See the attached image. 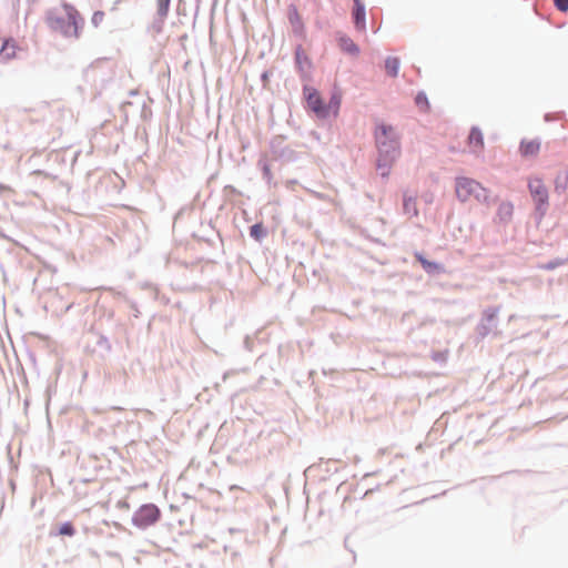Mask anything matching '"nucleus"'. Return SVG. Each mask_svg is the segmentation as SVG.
<instances>
[{"label":"nucleus","instance_id":"3","mask_svg":"<svg viewBox=\"0 0 568 568\" xmlns=\"http://www.w3.org/2000/svg\"><path fill=\"white\" fill-rule=\"evenodd\" d=\"M455 192L462 202H468L474 199L480 203H490L489 191L479 182L469 178H457L455 181Z\"/></svg>","mask_w":568,"mask_h":568},{"label":"nucleus","instance_id":"9","mask_svg":"<svg viewBox=\"0 0 568 568\" xmlns=\"http://www.w3.org/2000/svg\"><path fill=\"white\" fill-rule=\"evenodd\" d=\"M541 148L538 139H524L519 145V152L525 158L536 156Z\"/></svg>","mask_w":568,"mask_h":568},{"label":"nucleus","instance_id":"2","mask_svg":"<svg viewBox=\"0 0 568 568\" xmlns=\"http://www.w3.org/2000/svg\"><path fill=\"white\" fill-rule=\"evenodd\" d=\"M49 27L64 37L78 39L83 27V18L71 4H63L61 9L50 12Z\"/></svg>","mask_w":568,"mask_h":568},{"label":"nucleus","instance_id":"14","mask_svg":"<svg viewBox=\"0 0 568 568\" xmlns=\"http://www.w3.org/2000/svg\"><path fill=\"white\" fill-rule=\"evenodd\" d=\"M415 257L426 272H439L443 270L440 264L426 260L420 253H415Z\"/></svg>","mask_w":568,"mask_h":568},{"label":"nucleus","instance_id":"16","mask_svg":"<svg viewBox=\"0 0 568 568\" xmlns=\"http://www.w3.org/2000/svg\"><path fill=\"white\" fill-rule=\"evenodd\" d=\"M250 234L256 241H261L265 236V229L262 223H256L251 226Z\"/></svg>","mask_w":568,"mask_h":568},{"label":"nucleus","instance_id":"6","mask_svg":"<svg viewBox=\"0 0 568 568\" xmlns=\"http://www.w3.org/2000/svg\"><path fill=\"white\" fill-rule=\"evenodd\" d=\"M353 20L357 31L366 32V12L361 0H354Z\"/></svg>","mask_w":568,"mask_h":568},{"label":"nucleus","instance_id":"7","mask_svg":"<svg viewBox=\"0 0 568 568\" xmlns=\"http://www.w3.org/2000/svg\"><path fill=\"white\" fill-rule=\"evenodd\" d=\"M19 47L13 39H3L0 42V61L7 62L17 57Z\"/></svg>","mask_w":568,"mask_h":568},{"label":"nucleus","instance_id":"4","mask_svg":"<svg viewBox=\"0 0 568 568\" xmlns=\"http://www.w3.org/2000/svg\"><path fill=\"white\" fill-rule=\"evenodd\" d=\"M528 189L536 203V209L544 214L548 205V190L544 181L540 178L532 176L528 180Z\"/></svg>","mask_w":568,"mask_h":568},{"label":"nucleus","instance_id":"19","mask_svg":"<svg viewBox=\"0 0 568 568\" xmlns=\"http://www.w3.org/2000/svg\"><path fill=\"white\" fill-rule=\"evenodd\" d=\"M554 2L559 11L566 12L568 10V0H554Z\"/></svg>","mask_w":568,"mask_h":568},{"label":"nucleus","instance_id":"11","mask_svg":"<svg viewBox=\"0 0 568 568\" xmlns=\"http://www.w3.org/2000/svg\"><path fill=\"white\" fill-rule=\"evenodd\" d=\"M404 213L407 214L409 217H415L418 215V209H417V202L416 197L404 195V203H403Z\"/></svg>","mask_w":568,"mask_h":568},{"label":"nucleus","instance_id":"10","mask_svg":"<svg viewBox=\"0 0 568 568\" xmlns=\"http://www.w3.org/2000/svg\"><path fill=\"white\" fill-rule=\"evenodd\" d=\"M468 146L471 152L480 153L484 149V138L481 132L474 128L468 136Z\"/></svg>","mask_w":568,"mask_h":568},{"label":"nucleus","instance_id":"1","mask_svg":"<svg viewBox=\"0 0 568 568\" xmlns=\"http://www.w3.org/2000/svg\"><path fill=\"white\" fill-rule=\"evenodd\" d=\"M375 140L379 153L377 166L381 174L387 176L390 165L400 153L399 138L392 125L381 122L376 125Z\"/></svg>","mask_w":568,"mask_h":568},{"label":"nucleus","instance_id":"15","mask_svg":"<svg viewBox=\"0 0 568 568\" xmlns=\"http://www.w3.org/2000/svg\"><path fill=\"white\" fill-rule=\"evenodd\" d=\"M170 3L171 0H156V12L161 22L168 17Z\"/></svg>","mask_w":568,"mask_h":568},{"label":"nucleus","instance_id":"20","mask_svg":"<svg viewBox=\"0 0 568 568\" xmlns=\"http://www.w3.org/2000/svg\"><path fill=\"white\" fill-rule=\"evenodd\" d=\"M415 102L417 105L428 104L427 98L423 93L417 94Z\"/></svg>","mask_w":568,"mask_h":568},{"label":"nucleus","instance_id":"5","mask_svg":"<svg viewBox=\"0 0 568 568\" xmlns=\"http://www.w3.org/2000/svg\"><path fill=\"white\" fill-rule=\"evenodd\" d=\"M160 509L153 504L141 506L133 515V524L140 528L154 525L160 519Z\"/></svg>","mask_w":568,"mask_h":568},{"label":"nucleus","instance_id":"18","mask_svg":"<svg viewBox=\"0 0 568 568\" xmlns=\"http://www.w3.org/2000/svg\"><path fill=\"white\" fill-rule=\"evenodd\" d=\"M59 534L62 536H73L74 527L71 523H64L59 529Z\"/></svg>","mask_w":568,"mask_h":568},{"label":"nucleus","instance_id":"8","mask_svg":"<svg viewBox=\"0 0 568 568\" xmlns=\"http://www.w3.org/2000/svg\"><path fill=\"white\" fill-rule=\"evenodd\" d=\"M336 41L338 48L345 53L352 57H357L359 54L358 45L348 36L344 33H337Z\"/></svg>","mask_w":568,"mask_h":568},{"label":"nucleus","instance_id":"17","mask_svg":"<svg viewBox=\"0 0 568 568\" xmlns=\"http://www.w3.org/2000/svg\"><path fill=\"white\" fill-rule=\"evenodd\" d=\"M104 19H105V13L103 11H95L93 14H92V18H91V23L95 27V28H99L103 22H104Z\"/></svg>","mask_w":568,"mask_h":568},{"label":"nucleus","instance_id":"21","mask_svg":"<svg viewBox=\"0 0 568 568\" xmlns=\"http://www.w3.org/2000/svg\"><path fill=\"white\" fill-rule=\"evenodd\" d=\"M33 174H36V175H40V176H43V178H45V179H49V178H50V174H48L47 172L41 171V170H37V171H34V172H33Z\"/></svg>","mask_w":568,"mask_h":568},{"label":"nucleus","instance_id":"12","mask_svg":"<svg viewBox=\"0 0 568 568\" xmlns=\"http://www.w3.org/2000/svg\"><path fill=\"white\" fill-rule=\"evenodd\" d=\"M514 213V205L511 202H501L497 210V215L500 221L507 222L511 219Z\"/></svg>","mask_w":568,"mask_h":568},{"label":"nucleus","instance_id":"22","mask_svg":"<svg viewBox=\"0 0 568 568\" xmlns=\"http://www.w3.org/2000/svg\"><path fill=\"white\" fill-rule=\"evenodd\" d=\"M313 99V94H308V100H312Z\"/></svg>","mask_w":568,"mask_h":568},{"label":"nucleus","instance_id":"13","mask_svg":"<svg viewBox=\"0 0 568 568\" xmlns=\"http://www.w3.org/2000/svg\"><path fill=\"white\" fill-rule=\"evenodd\" d=\"M399 67H400V61L396 57H388L385 60L386 74L392 78H396L398 75Z\"/></svg>","mask_w":568,"mask_h":568}]
</instances>
